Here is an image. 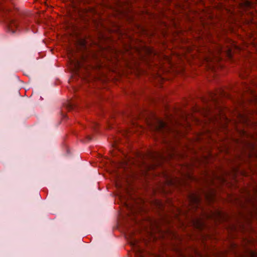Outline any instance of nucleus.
Segmentation results:
<instances>
[{
    "mask_svg": "<svg viewBox=\"0 0 257 257\" xmlns=\"http://www.w3.org/2000/svg\"><path fill=\"white\" fill-rule=\"evenodd\" d=\"M230 50H228V55H230Z\"/></svg>",
    "mask_w": 257,
    "mask_h": 257,
    "instance_id": "20e7f679",
    "label": "nucleus"
},
{
    "mask_svg": "<svg viewBox=\"0 0 257 257\" xmlns=\"http://www.w3.org/2000/svg\"><path fill=\"white\" fill-rule=\"evenodd\" d=\"M197 201H198V199H197V198H196V199H195L194 200V202H195V203H197Z\"/></svg>",
    "mask_w": 257,
    "mask_h": 257,
    "instance_id": "7ed1b4c3",
    "label": "nucleus"
},
{
    "mask_svg": "<svg viewBox=\"0 0 257 257\" xmlns=\"http://www.w3.org/2000/svg\"><path fill=\"white\" fill-rule=\"evenodd\" d=\"M249 42L250 44H252L253 45H257V33L256 32H254L251 34Z\"/></svg>",
    "mask_w": 257,
    "mask_h": 257,
    "instance_id": "f257e3e1",
    "label": "nucleus"
},
{
    "mask_svg": "<svg viewBox=\"0 0 257 257\" xmlns=\"http://www.w3.org/2000/svg\"><path fill=\"white\" fill-rule=\"evenodd\" d=\"M165 125V124L164 122H163L162 121H158L157 122V125L156 126V130H157V131H160L161 130L162 128H163Z\"/></svg>",
    "mask_w": 257,
    "mask_h": 257,
    "instance_id": "f03ea898",
    "label": "nucleus"
}]
</instances>
